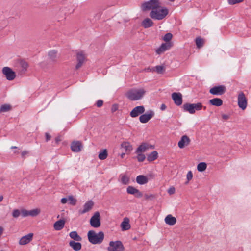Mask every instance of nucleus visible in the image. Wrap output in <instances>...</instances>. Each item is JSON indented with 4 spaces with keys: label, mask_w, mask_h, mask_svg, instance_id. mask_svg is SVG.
I'll return each instance as SVG.
<instances>
[{
    "label": "nucleus",
    "mask_w": 251,
    "mask_h": 251,
    "mask_svg": "<svg viewBox=\"0 0 251 251\" xmlns=\"http://www.w3.org/2000/svg\"><path fill=\"white\" fill-rule=\"evenodd\" d=\"M28 153V151H24L21 152V155L23 157H24V156L27 154Z\"/></svg>",
    "instance_id": "obj_58"
},
{
    "label": "nucleus",
    "mask_w": 251,
    "mask_h": 251,
    "mask_svg": "<svg viewBox=\"0 0 251 251\" xmlns=\"http://www.w3.org/2000/svg\"><path fill=\"white\" fill-rule=\"evenodd\" d=\"M3 196H0V202L1 201L3 200Z\"/></svg>",
    "instance_id": "obj_63"
},
{
    "label": "nucleus",
    "mask_w": 251,
    "mask_h": 251,
    "mask_svg": "<svg viewBox=\"0 0 251 251\" xmlns=\"http://www.w3.org/2000/svg\"><path fill=\"white\" fill-rule=\"evenodd\" d=\"M121 146L127 152H130L132 150V146L129 142H124L121 144Z\"/></svg>",
    "instance_id": "obj_32"
},
{
    "label": "nucleus",
    "mask_w": 251,
    "mask_h": 251,
    "mask_svg": "<svg viewBox=\"0 0 251 251\" xmlns=\"http://www.w3.org/2000/svg\"><path fill=\"white\" fill-rule=\"evenodd\" d=\"M144 197L145 199L148 200H152L155 198V196L153 194H145Z\"/></svg>",
    "instance_id": "obj_47"
},
{
    "label": "nucleus",
    "mask_w": 251,
    "mask_h": 251,
    "mask_svg": "<svg viewBox=\"0 0 251 251\" xmlns=\"http://www.w3.org/2000/svg\"><path fill=\"white\" fill-rule=\"evenodd\" d=\"M166 108V106L164 104H162L161 105L160 109L162 111L165 110Z\"/></svg>",
    "instance_id": "obj_61"
},
{
    "label": "nucleus",
    "mask_w": 251,
    "mask_h": 251,
    "mask_svg": "<svg viewBox=\"0 0 251 251\" xmlns=\"http://www.w3.org/2000/svg\"><path fill=\"white\" fill-rule=\"evenodd\" d=\"M154 146L150 145L147 143H142L136 149V153H142L146 152L149 149H153Z\"/></svg>",
    "instance_id": "obj_13"
},
{
    "label": "nucleus",
    "mask_w": 251,
    "mask_h": 251,
    "mask_svg": "<svg viewBox=\"0 0 251 251\" xmlns=\"http://www.w3.org/2000/svg\"><path fill=\"white\" fill-rule=\"evenodd\" d=\"M33 234L30 233L26 235L23 236L19 240L20 245H24L29 243L32 239Z\"/></svg>",
    "instance_id": "obj_17"
},
{
    "label": "nucleus",
    "mask_w": 251,
    "mask_h": 251,
    "mask_svg": "<svg viewBox=\"0 0 251 251\" xmlns=\"http://www.w3.org/2000/svg\"><path fill=\"white\" fill-rule=\"evenodd\" d=\"M226 91V88L224 85H218L211 88L209 92L214 95H222Z\"/></svg>",
    "instance_id": "obj_8"
},
{
    "label": "nucleus",
    "mask_w": 251,
    "mask_h": 251,
    "mask_svg": "<svg viewBox=\"0 0 251 251\" xmlns=\"http://www.w3.org/2000/svg\"><path fill=\"white\" fill-rule=\"evenodd\" d=\"M68 201L70 204L73 205H75L76 204V200L74 198V197L72 196H69Z\"/></svg>",
    "instance_id": "obj_45"
},
{
    "label": "nucleus",
    "mask_w": 251,
    "mask_h": 251,
    "mask_svg": "<svg viewBox=\"0 0 251 251\" xmlns=\"http://www.w3.org/2000/svg\"><path fill=\"white\" fill-rule=\"evenodd\" d=\"M146 91L144 89H132L128 91L126 94V97L132 101L141 99L145 94Z\"/></svg>",
    "instance_id": "obj_1"
},
{
    "label": "nucleus",
    "mask_w": 251,
    "mask_h": 251,
    "mask_svg": "<svg viewBox=\"0 0 251 251\" xmlns=\"http://www.w3.org/2000/svg\"><path fill=\"white\" fill-rule=\"evenodd\" d=\"M20 64L22 68L24 70V72H25L28 67L27 62L24 60H21Z\"/></svg>",
    "instance_id": "obj_43"
},
{
    "label": "nucleus",
    "mask_w": 251,
    "mask_h": 251,
    "mask_svg": "<svg viewBox=\"0 0 251 251\" xmlns=\"http://www.w3.org/2000/svg\"><path fill=\"white\" fill-rule=\"evenodd\" d=\"M154 146L150 145L147 143H142L136 149V153H142L146 152L149 149H153Z\"/></svg>",
    "instance_id": "obj_12"
},
{
    "label": "nucleus",
    "mask_w": 251,
    "mask_h": 251,
    "mask_svg": "<svg viewBox=\"0 0 251 251\" xmlns=\"http://www.w3.org/2000/svg\"><path fill=\"white\" fill-rule=\"evenodd\" d=\"M165 70V68L163 66L158 65L153 68L152 71H156L158 74H162Z\"/></svg>",
    "instance_id": "obj_36"
},
{
    "label": "nucleus",
    "mask_w": 251,
    "mask_h": 251,
    "mask_svg": "<svg viewBox=\"0 0 251 251\" xmlns=\"http://www.w3.org/2000/svg\"><path fill=\"white\" fill-rule=\"evenodd\" d=\"M40 213V210L38 209H34L29 211V216H36L38 215Z\"/></svg>",
    "instance_id": "obj_40"
},
{
    "label": "nucleus",
    "mask_w": 251,
    "mask_h": 251,
    "mask_svg": "<svg viewBox=\"0 0 251 251\" xmlns=\"http://www.w3.org/2000/svg\"><path fill=\"white\" fill-rule=\"evenodd\" d=\"M103 102L102 100H99L96 103V105L98 107H100L103 105Z\"/></svg>",
    "instance_id": "obj_53"
},
{
    "label": "nucleus",
    "mask_w": 251,
    "mask_h": 251,
    "mask_svg": "<svg viewBox=\"0 0 251 251\" xmlns=\"http://www.w3.org/2000/svg\"><path fill=\"white\" fill-rule=\"evenodd\" d=\"M102 12L101 11L98 12L96 14H95L94 17L95 20H99L100 18Z\"/></svg>",
    "instance_id": "obj_50"
},
{
    "label": "nucleus",
    "mask_w": 251,
    "mask_h": 251,
    "mask_svg": "<svg viewBox=\"0 0 251 251\" xmlns=\"http://www.w3.org/2000/svg\"><path fill=\"white\" fill-rule=\"evenodd\" d=\"M168 13V10L167 8H163L161 7L159 9L151 10L150 13V16L153 19L160 20L164 19Z\"/></svg>",
    "instance_id": "obj_3"
},
{
    "label": "nucleus",
    "mask_w": 251,
    "mask_h": 251,
    "mask_svg": "<svg viewBox=\"0 0 251 251\" xmlns=\"http://www.w3.org/2000/svg\"><path fill=\"white\" fill-rule=\"evenodd\" d=\"M137 190L138 189L135 187L129 186L127 188L126 191L127 193L129 194L135 195L136 193Z\"/></svg>",
    "instance_id": "obj_39"
},
{
    "label": "nucleus",
    "mask_w": 251,
    "mask_h": 251,
    "mask_svg": "<svg viewBox=\"0 0 251 251\" xmlns=\"http://www.w3.org/2000/svg\"><path fill=\"white\" fill-rule=\"evenodd\" d=\"M107 250L108 251H124V247L120 241H110Z\"/></svg>",
    "instance_id": "obj_6"
},
{
    "label": "nucleus",
    "mask_w": 251,
    "mask_h": 251,
    "mask_svg": "<svg viewBox=\"0 0 251 251\" xmlns=\"http://www.w3.org/2000/svg\"><path fill=\"white\" fill-rule=\"evenodd\" d=\"M21 214L23 217H27L29 216V211L25 209H22Z\"/></svg>",
    "instance_id": "obj_49"
},
{
    "label": "nucleus",
    "mask_w": 251,
    "mask_h": 251,
    "mask_svg": "<svg viewBox=\"0 0 251 251\" xmlns=\"http://www.w3.org/2000/svg\"><path fill=\"white\" fill-rule=\"evenodd\" d=\"M89 241L93 244H100L104 239V233L102 231L98 234L94 231H89L87 234Z\"/></svg>",
    "instance_id": "obj_2"
},
{
    "label": "nucleus",
    "mask_w": 251,
    "mask_h": 251,
    "mask_svg": "<svg viewBox=\"0 0 251 251\" xmlns=\"http://www.w3.org/2000/svg\"><path fill=\"white\" fill-rule=\"evenodd\" d=\"M93 205H94V203L92 201H87L84 205V206H83L84 209L82 210L81 213L83 214V213H85L89 211L92 208Z\"/></svg>",
    "instance_id": "obj_28"
},
{
    "label": "nucleus",
    "mask_w": 251,
    "mask_h": 251,
    "mask_svg": "<svg viewBox=\"0 0 251 251\" xmlns=\"http://www.w3.org/2000/svg\"><path fill=\"white\" fill-rule=\"evenodd\" d=\"M154 146L150 145L147 143H142L136 149V153H142L146 152L149 149H153Z\"/></svg>",
    "instance_id": "obj_11"
},
{
    "label": "nucleus",
    "mask_w": 251,
    "mask_h": 251,
    "mask_svg": "<svg viewBox=\"0 0 251 251\" xmlns=\"http://www.w3.org/2000/svg\"><path fill=\"white\" fill-rule=\"evenodd\" d=\"M238 104L239 107L244 110L247 105V100L243 92H241L238 97Z\"/></svg>",
    "instance_id": "obj_10"
},
{
    "label": "nucleus",
    "mask_w": 251,
    "mask_h": 251,
    "mask_svg": "<svg viewBox=\"0 0 251 251\" xmlns=\"http://www.w3.org/2000/svg\"><path fill=\"white\" fill-rule=\"evenodd\" d=\"M21 214V212L18 209H14L12 212V216L14 218H18Z\"/></svg>",
    "instance_id": "obj_46"
},
{
    "label": "nucleus",
    "mask_w": 251,
    "mask_h": 251,
    "mask_svg": "<svg viewBox=\"0 0 251 251\" xmlns=\"http://www.w3.org/2000/svg\"><path fill=\"white\" fill-rule=\"evenodd\" d=\"M171 47V44L170 43H162L160 47L156 50V52L158 54H160L166 50H169Z\"/></svg>",
    "instance_id": "obj_20"
},
{
    "label": "nucleus",
    "mask_w": 251,
    "mask_h": 251,
    "mask_svg": "<svg viewBox=\"0 0 251 251\" xmlns=\"http://www.w3.org/2000/svg\"><path fill=\"white\" fill-rule=\"evenodd\" d=\"M190 139L187 135H183L181 137L180 141L178 143V146L180 149L184 148L186 146L189 144Z\"/></svg>",
    "instance_id": "obj_18"
},
{
    "label": "nucleus",
    "mask_w": 251,
    "mask_h": 251,
    "mask_svg": "<svg viewBox=\"0 0 251 251\" xmlns=\"http://www.w3.org/2000/svg\"><path fill=\"white\" fill-rule=\"evenodd\" d=\"M129 178L126 175H124L122 176L121 182L123 184H127L129 183Z\"/></svg>",
    "instance_id": "obj_42"
},
{
    "label": "nucleus",
    "mask_w": 251,
    "mask_h": 251,
    "mask_svg": "<svg viewBox=\"0 0 251 251\" xmlns=\"http://www.w3.org/2000/svg\"><path fill=\"white\" fill-rule=\"evenodd\" d=\"M11 109V106L9 104H3L0 108V112H6L9 111Z\"/></svg>",
    "instance_id": "obj_37"
},
{
    "label": "nucleus",
    "mask_w": 251,
    "mask_h": 251,
    "mask_svg": "<svg viewBox=\"0 0 251 251\" xmlns=\"http://www.w3.org/2000/svg\"><path fill=\"white\" fill-rule=\"evenodd\" d=\"M61 141V137L60 136H58L55 138V141L56 144H58V143Z\"/></svg>",
    "instance_id": "obj_59"
},
{
    "label": "nucleus",
    "mask_w": 251,
    "mask_h": 251,
    "mask_svg": "<svg viewBox=\"0 0 251 251\" xmlns=\"http://www.w3.org/2000/svg\"><path fill=\"white\" fill-rule=\"evenodd\" d=\"M207 167V164L205 162H201L197 165V170L199 172H203L205 171Z\"/></svg>",
    "instance_id": "obj_34"
},
{
    "label": "nucleus",
    "mask_w": 251,
    "mask_h": 251,
    "mask_svg": "<svg viewBox=\"0 0 251 251\" xmlns=\"http://www.w3.org/2000/svg\"><path fill=\"white\" fill-rule=\"evenodd\" d=\"M145 108L143 106H138L134 108L130 112V115L131 117L135 118L145 112Z\"/></svg>",
    "instance_id": "obj_14"
},
{
    "label": "nucleus",
    "mask_w": 251,
    "mask_h": 251,
    "mask_svg": "<svg viewBox=\"0 0 251 251\" xmlns=\"http://www.w3.org/2000/svg\"><path fill=\"white\" fill-rule=\"evenodd\" d=\"M90 224L92 226L97 228L100 226V215L99 212H96L90 219Z\"/></svg>",
    "instance_id": "obj_9"
},
{
    "label": "nucleus",
    "mask_w": 251,
    "mask_h": 251,
    "mask_svg": "<svg viewBox=\"0 0 251 251\" xmlns=\"http://www.w3.org/2000/svg\"><path fill=\"white\" fill-rule=\"evenodd\" d=\"M82 148V144L79 141H74L71 143V148L73 151L79 152Z\"/></svg>",
    "instance_id": "obj_21"
},
{
    "label": "nucleus",
    "mask_w": 251,
    "mask_h": 251,
    "mask_svg": "<svg viewBox=\"0 0 251 251\" xmlns=\"http://www.w3.org/2000/svg\"><path fill=\"white\" fill-rule=\"evenodd\" d=\"M108 155L106 149L101 151L99 154V158L100 160L105 159Z\"/></svg>",
    "instance_id": "obj_35"
},
{
    "label": "nucleus",
    "mask_w": 251,
    "mask_h": 251,
    "mask_svg": "<svg viewBox=\"0 0 251 251\" xmlns=\"http://www.w3.org/2000/svg\"><path fill=\"white\" fill-rule=\"evenodd\" d=\"M154 113L152 111L141 115L139 117V120L142 123L148 122L153 116Z\"/></svg>",
    "instance_id": "obj_16"
},
{
    "label": "nucleus",
    "mask_w": 251,
    "mask_h": 251,
    "mask_svg": "<svg viewBox=\"0 0 251 251\" xmlns=\"http://www.w3.org/2000/svg\"><path fill=\"white\" fill-rule=\"evenodd\" d=\"M136 182L140 185L145 184L148 182V178L147 176L143 175H139L136 177Z\"/></svg>",
    "instance_id": "obj_26"
},
{
    "label": "nucleus",
    "mask_w": 251,
    "mask_h": 251,
    "mask_svg": "<svg viewBox=\"0 0 251 251\" xmlns=\"http://www.w3.org/2000/svg\"><path fill=\"white\" fill-rule=\"evenodd\" d=\"M118 106L117 104H114L112 105L111 111L112 112H115L118 109Z\"/></svg>",
    "instance_id": "obj_55"
},
{
    "label": "nucleus",
    "mask_w": 251,
    "mask_h": 251,
    "mask_svg": "<svg viewBox=\"0 0 251 251\" xmlns=\"http://www.w3.org/2000/svg\"><path fill=\"white\" fill-rule=\"evenodd\" d=\"M125 155V153H122V154H121V157H122V158H124V157Z\"/></svg>",
    "instance_id": "obj_64"
},
{
    "label": "nucleus",
    "mask_w": 251,
    "mask_h": 251,
    "mask_svg": "<svg viewBox=\"0 0 251 251\" xmlns=\"http://www.w3.org/2000/svg\"><path fill=\"white\" fill-rule=\"evenodd\" d=\"M68 201V199L66 198H63L61 199V202L62 203V204H65L67 202V201Z\"/></svg>",
    "instance_id": "obj_56"
},
{
    "label": "nucleus",
    "mask_w": 251,
    "mask_h": 251,
    "mask_svg": "<svg viewBox=\"0 0 251 251\" xmlns=\"http://www.w3.org/2000/svg\"><path fill=\"white\" fill-rule=\"evenodd\" d=\"M153 23L152 21L150 18L145 19L142 22V25L145 28H148L151 27L153 25Z\"/></svg>",
    "instance_id": "obj_27"
},
{
    "label": "nucleus",
    "mask_w": 251,
    "mask_h": 251,
    "mask_svg": "<svg viewBox=\"0 0 251 251\" xmlns=\"http://www.w3.org/2000/svg\"><path fill=\"white\" fill-rule=\"evenodd\" d=\"M158 157V153L156 151H153L147 156V159L149 162H151L157 159Z\"/></svg>",
    "instance_id": "obj_31"
},
{
    "label": "nucleus",
    "mask_w": 251,
    "mask_h": 251,
    "mask_svg": "<svg viewBox=\"0 0 251 251\" xmlns=\"http://www.w3.org/2000/svg\"><path fill=\"white\" fill-rule=\"evenodd\" d=\"M161 8L159 0H149L145 2L142 4V8L143 11H147L150 9L152 10Z\"/></svg>",
    "instance_id": "obj_4"
},
{
    "label": "nucleus",
    "mask_w": 251,
    "mask_h": 251,
    "mask_svg": "<svg viewBox=\"0 0 251 251\" xmlns=\"http://www.w3.org/2000/svg\"><path fill=\"white\" fill-rule=\"evenodd\" d=\"M134 196L136 197L139 198L143 196V194L138 189L136 192V193L134 195Z\"/></svg>",
    "instance_id": "obj_52"
},
{
    "label": "nucleus",
    "mask_w": 251,
    "mask_h": 251,
    "mask_svg": "<svg viewBox=\"0 0 251 251\" xmlns=\"http://www.w3.org/2000/svg\"><path fill=\"white\" fill-rule=\"evenodd\" d=\"M244 0H228V3L230 4V5H234L235 4H236V3H240V2H241L243 1Z\"/></svg>",
    "instance_id": "obj_48"
},
{
    "label": "nucleus",
    "mask_w": 251,
    "mask_h": 251,
    "mask_svg": "<svg viewBox=\"0 0 251 251\" xmlns=\"http://www.w3.org/2000/svg\"><path fill=\"white\" fill-rule=\"evenodd\" d=\"M195 41L197 48H201L203 46L204 41L202 38L200 37H197L196 38Z\"/></svg>",
    "instance_id": "obj_38"
},
{
    "label": "nucleus",
    "mask_w": 251,
    "mask_h": 251,
    "mask_svg": "<svg viewBox=\"0 0 251 251\" xmlns=\"http://www.w3.org/2000/svg\"><path fill=\"white\" fill-rule=\"evenodd\" d=\"M69 236L73 239L74 241H81L82 238L75 231H72L69 233Z\"/></svg>",
    "instance_id": "obj_30"
},
{
    "label": "nucleus",
    "mask_w": 251,
    "mask_h": 251,
    "mask_svg": "<svg viewBox=\"0 0 251 251\" xmlns=\"http://www.w3.org/2000/svg\"><path fill=\"white\" fill-rule=\"evenodd\" d=\"M65 221L62 219H60L54 223L53 225V227L56 230H60L64 226Z\"/></svg>",
    "instance_id": "obj_24"
},
{
    "label": "nucleus",
    "mask_w": 251,
    "mask_h": 251,
    "mask_svg": "<svg viewBox=\"0 0 251 251\" xmlns=\"http://www.w3.org/2000/svg\"><path fill=\"white\" fill-rule=\"evenodd\" d=\"M152 70H153V69H150V68H147V69H146V70H147V71H152Z\"/></svg>",
    "instance_id": "obj_62"
},
{
    "label": "nucleus",
    "mask_w": 251,
    "mask_h": 251,
    "mask_svg": "<svg viewBox=\"0 0 251 251\" xmlns=\"http://www.w3.org/2000/svg\"><path fill=\"white\" fill-rule=\"evenodd\" d=\"M172 98L174 103L177 106L182 103V96L180 93L174 92L172 94Z\"/></svg>",
    "instance_id": "obj_15"
},
{
    "label": "nucleus",
    "mask_w": 251,
    "mask_h": 251,
    "mask_svg": "<svg viewBox=\"0 0 251 251\" xmlns=\"http://www.w3.org/2000/svg\"><path fill=\"white\" fill-rule=\"evenodd\" d=\"M175 192V189L174 187L170 188L168 190V193L170 194H173Z\"/></svg>",
    "instance_id": "obj_54"
},
{
    "label": "nucleus",
    "mask_w": 251,
    "mask_h": 251,
    "mask_svg": "<svg viewBox=\"0 0 251 251\" xmlns=\"http://www.w3.org/2000/svg\"><path fill=\"white\" fill-rule=\"evenodd\" d=\"M85 60V57L82 52H80L77 54V63L75 66L76 69H78L82 66Z\"/></svg>",
    "instance_id": "obj_19"
},
{
    "label": "nucleus",
    "mask_w": 251,
    "mask_h": 251,
    "mask_svg": "<svg viewBox=\"0 0 251 251\" xmlns=\"http://www.w3.org/2000/svg\"><path fill=\"white\" fill-rule=\"evenodd\" d=\"M48 56L51 61L55 62L56 60L57 52L55 50L50 51L48 53Z\"/></svg>",
    "instance_id": "obj_33"
},
{
    "label": "nucleus",
    "mask_w": 251,
    "mask_h": 251,
    "mask_svg": "<svg viewBox=\"0 0 251 251\" xmlns=\"http://www.w3.org/2000/svg\"><path fill=\"white\" fill-rule=\"evenodd\" d=\"M69 246L75 251H79L81 250L82 245L81 244L78 242H75L74 240H71L69 242Z\"/></svg>",
    "instance_id": "obj_23"
},
{
    "label": "nucleus",
    "mask_w": 251,
    "mask_h": 251,
    "mask_svg": "<svg viewBox=\"0 0 251 251\" xmlns=\"http://www.w3.org/2000/svg\"><path fill=\"white\" fill-rule=\"evenodd\" d=\"M165 223L169 225H174L176 222V219L171 215H168L165 218Z\"/></svg>",
    "instance_id": "obj_25"
},
{
    "label": "nucleus",
    "mask_w": 251,
    "mask_h": 251,
    "mask_svg": "<svg viewBox=\"0 0 251 251\" xmlns=\"http://www.w3.org/2000/svg\"><path fill=\"white\" fill-rule=\"evenodd\" d=\"M45 135H46V140L47 142H48V141H49L50 139L51 136L48 133H46Z\"/></svg>",
    "instance_id": "obj_57"
},
{
    "label": "nucleus",
    "mask_w": 251,
    "mask_h": 251,
    "mask_svg": "<svg viewBox=\"0 0 251 251\" xmlns=\"http://www.w3.org/2000/svg\"><path fill=\"white\" fill-rule=\"evenodd\" d=\"M229 116L228 115L226 114H223L222 115V118L224 120H227L229 119Z\"/></svg>",
    "instance_id": "obj_60"
},
{
    "label": "nucleus",
    "mask_w": 251,
    "mask_h": 251,
    "mask_svg": "<svg viewBox=\"0 0 251 251\" xmlns=\"http://www.w3.org/2000/svg\"><path fill=\"white\" fill-rule=\"evenodd\" d=\"M209 103L212 105L220 106L222 105L223 101L221 99L216 98L210 100H209Z\"/></svg>",
    "instance_id": "obj_29"
},
{
    "label": "nucleus",
    "mask_w": 251,
    "mask_h": 251,
    "mask_svg": "<svg viewBox=\"0 0 251 251\" xmlns=\"http://www.w3.org/2000/svg\"><path fill=\"white\" fill-rule=\"evenodd\" d=\"M202 108V105L201 103H186L183 105V108L185 112H188L190 114H194L196 110H200Z\"/></svg>",
    "instance_id": "obj_5"
},
{
    "label": "nucleus",
    "mask_w": 251,
    "mask_h": 251,
    "mask_svg": "<svg viewBox=\"0 0 251 251\" xmlns=\"http://www.w3.org/2000/svg\"><path fill=\"white\" fill-rule=\"evenodd\" d=\"M193 178V174L192 171H189L187 174V179L188 181L191 180Z\"/></svg>",
    "instance_id": "obj_51"
},
{
    "label": "nucleus",
    "mask_w": 251,
    "mask_h": 251,
    "mask_svg": "<svg viewBox=\"0 0 251 251\" xmlns=\"http://www.w3.org/2000/svg\"><path fill=\"white\" fill-rule=\"evenodd\" d=\"M137 154V159L139 162H143L145 160L146 156L143 153H136Z\"/></svg>",
    "instance_id": "obj_44"
},
{
    "label": "nucleus",
    "mask_w": 251,
    "mask_h": 251,
    "mask_svg": "<svg viewBox=\"0 0 251 251\" xmlns=\"http://www.w3.org/2000/svg\"><path fill=\"white\" fill-rule=\"evenodd\" d=\"M172 34L171 33H167L164 35L163 40L167 43H169V42L172 39Z\"/></svg>",
    "instance_id": "obj_41"
},
{
    "label": "nucleus",
    "mask_w": 251,
    "mask_h": 251,
    "mask_svg": "<svg viewBox=\"0 0 251 251\" xmlns=\"http://www.w3.org/2000/svg\"><path fill=\"white\" fill-rule=\"evenodd\" d=\"M121 227L123 231L127 230L130 228L129 219L128 218L125 217L124 218L123 221L121 224Z\"/></svg>",
    "instance_id": "obj_22"
},
{
    "label": "nucleus",
    "mask_w": 251,
    "mask_h": 251,
    "mask_svg": "<svg viewBox=\"0 0 251 251\" xmlns=\"http://www.w3.org/2000/svg\"><path fill=\"white\" fill-rule=\"evenodd\" d=\"M2 72L5 75L8 80L11 81L14 80L16 77V74L12 69L8 67H4L2 68Z\"/></svg>",
    "instance_id": "obj_7"
}]
</instances>
